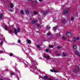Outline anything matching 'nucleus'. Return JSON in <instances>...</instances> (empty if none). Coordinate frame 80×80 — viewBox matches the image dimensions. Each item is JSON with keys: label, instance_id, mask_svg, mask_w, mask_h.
Returning <instances> with one entry per match:
<instances>
[{"label": "nucleus", "instance_id": "obj_1", "mask_svg": "<svg viewBox=\"0 0 80 80\" xmlns=\"http://www.w3.org/2000/svg\"><path fill=\"white\" fill-rule=\"evenodd\" d=\"M66 35L68 37H71L72 35V33L69 31H67L66 32Z\"/></svg>", "mask_w": 80, "mask_h": 80}, {"label": "nucleus", "instance_id": "obj_2", "mask_svg": "<svg viewBox=\"0 0 80 80\" xmlns=\"http://www.w3.org/2000/svg\"><path fill=\"white\" fill-rule=\"evenodd\" d=\"M69 10L68 9H67L63 11V14H66L67 13H69Z\"/></svg>", "mask_w": 80, "mask_h": 80}, {"label": "nucleus", "instance_id": "obj_3", "mask_svg": "<svg viewBox=\"0 0 80 80\" xmlns=\"http://www.w3.org/2000/svg\"><path fill=\"white\" fill-rule=\"evenodd\" d=\"M37 22H38V20H37V19H36L35 20H33L31 22L32 24H35V23H37Z\"/></svg>", "mask_w": 80, "mask_h": 80}, {"label": "nucleus", "instance_id": "obj_4", "mask_svg": "<svg viewBox=\"0 0 80 80\" xmlns=\"http://www.w3.org/2000/svg\"><path fill=\"white\" fill-rule=\"evenodd\" d=\"M43 57L44 58H45L46 59H47V60H48L49 58V56H46L45 55H43Z\"/></svg>", "mask_w": 80, "mask_h": 80}, {"label": "nucleus", "instance_id": "obj_5", "mask_svg": "<svg viewBox=\"0 0 80 80\" xmlns=\"http://www.w3.org/2000/svg\"><path fill=\"white\" fill-rule=\"evenodd\" d=\"M48 11H43L42 12L43 14L44 15H47V14L48 13Z\"/></svg>", "mask_w": 80, "mask_h": 80}, {"label": "nucleus", "instance_id": "obj_6", "mask_svg": "<svg viewBox=\"0 0 80 80\" xmlns=\"http://www.w3.org/2000/svg\"><path fill=\"white\" fill-rule=\"evenodd\" d=\"M72 41L73 42H77V38H75V37H73L72 39Z\"/></svg>", "mask_w": 80, "mask_h": 80}, {"label": "nucleus", "instance_id": "obj_7", "mask_svg": "<svg viewBox=\"0 0 80 80\" xmlns=\"http://www.w3.org/2000/svg\"><path fill=\"white\" fill-rule=\"evenodd\" d=\"M67 22V21L65 19H62V23H66V22Z\"/></svg>", "mask_w": 80, "mask_h": 80}, {"label": "nucleus", "instance_id": "obj_8", "mask_svg": "<svg viewBox=\"0 0 80 80\" xmlns=\"http://www.w3.org/2000/svg\"><path fill=\"white\" fill-rule=\"evenodd\" d=\"M75 53L76 54V55H78V56H80V53H79V52L78 51H75Z\"/></svg>", "mask_w": 80, "mask_h": 80}, {"label": "nucleus", "instance_id": "obj_9", "mask_svg": "<svg viewBox=\"0 0 80 80\" xmlns=\"http://www.w3.org/2000/svg\"><path fill=\"white\" fill-rule=\"evenodd\" d=\"M25 13L26 14H28V13H30V12L29 11V10L28 9H26L25 10Z\"/></svg>", "mask_w": 80, "mask_h": 80}, {"label": "nucleus", "instance_id": "obj_10", "mask_svg": "<svg viewBox=\"0 0 80 80\" xmlns=\"http://www.w3.org/2000/svg\"><path fill=\"white\" fill-rule=\"evenodd\" d=\"M50 26L49 25H48L46 26V29L47 30H50Z\"/></svg>", "mask_w": 80, "mask_h": 80}, {"label": "nucleus", "instance_id": "obj_11", "mask_svg": "<svg viewBox=\"0 0 80 80\" xmlns=\"http://www.w3.org/2000/svg\"><path fill=\"white\" fill-rule=\"evenodd\" d=\"M38 14V12L37 11H35L34 12V14L35 15H37Z\"/></svg>", "mask_w": 80, "mask_h": 80}, {"label": "nucleus", "instance_id": "obj_12", "mask_svg": "<svg viewBox=\"0 0 80 80\" xmlns=\"http://www.w3.org/2000/svg\"><path fill=\"white\" fill-rule=\"evenodd\" d=\"M50 71H51V72H57V71L55 70H54V69H53V70L51 69Z\"/></svg>", "mask_w": 80, "mask_h": 80}, {"label": "nucleus", "instance_id": "obj_13", "mask_svg": "<svg viewBox=\"0 0 80 80\" xmlns=\"http://www.w3.org/2000/svg\"><path fill=\"white\" fill-rule=\"evenodd\" d=\"M44 78H45V80H48V77L47 76H45L44 77Z\"/></svg>", "mask_w": 80, "mask_h": 80}, {"label": "nucleus", "instance_id": "obj_14", "mask_svg": "<svg viewBox=\"0 0 80 80\" xmlns=\"http://www.w3.org/2000/svg\"><path fill=\"white\" fill-rule=\"evenodd\" d=\"M10 7L11 8H13V5L12 3H11L10 5Z\"/></svg>", "mask_w": 80, "mask_h": 80}, {"label": "nucleus", "instance_id": "obj_15", "mask_svg": "<svg viewBox=\"0 0 80 80\" xmlns=\"http://www.w3.org/2000/svg\"><path fill=\"white\" fill-rule=\"evenodd\" d=\"M56 29H57V26H55L53 28V30H56Z\"/></svg>", "mask_w": 80, "mask_h": 80}, {"label": "nucleus", "instance_id": "obj_16", "mask_svg": "<svg viewBox=\"0 0 80 80\" xmlns=\"http://www.w3.org/2000/svg\"><path fill=\"white\" fill-rule=\"evenodd\" d=\"M73 48L75 50L77 48V46L76 45L74 44L73 45Z\"/></svg>", "mask_w": 80, "mask_h": 80}, {"label": "nucleus", "instance_id": "obj_17", "mask_svg": "<svg viewBox=\"0 0 80 80\" xmlns=\"http://www.w3.org/2000/svg\"><path fill=\"white\" fill-rule=\"evenodd\" d=\"M75 68H76V69H77V70H78V71H80V68H79L77 66H76L75 67Z\"/></svg>", "mask_w": 80, "mask_h": 80}, {"label": "nucleus", "instance_id": "obj_18", "mask_svg": "<svg viewBox=\"0 0 80 80\" xmlns=\"http://www.w3.org/2000/svg\"><path fill=\"white\" fill-rule=\"evenodd\" d=\"M3 17V15L2 13H0V19H2V18Z\"/></svg>", "mask_w": 80, "mask_h": 80}, {"label": "nucleus", "instance_id": "obj_19", "mask_svg": "<svg viewBox=\"0 0 80 80\" xmlns=\"http://www.w3.org/2000/svg\"><path fill=\"white\" fill-rule=\"evenodd\" d=\"M28 43L29 44L31 43V41L30 40H28Z\"/></svg>", "mask_w": 80, "mask_h": 80}, {"label": "nucleus", "instance_id": "obj_20", "mask_svg": "<svg viewBox=\"0 0 80 80\" xmlns=\"http://www.w3.org/2000/svg\"><path fill=\"white\" fill-rule=\"evenodd\" d=\"M20 28H17V31L18 32H20Z\"/></svg>", "mask_w": 80, "mask_h": 80}, {"label": "nucleus", "instance_id": "obj_21", "mask_svg": "<svg viewBox=\"0 0 80 80\" xmlns=\"http://www.w3.org/2000/svg\"><path fill=\"white\" fill-rule=\"evenodd\" d=\"M54 47V46L52 45H50L49 46V48H53Z\"/></svg>", "mask_w": 80, "mask_h": 80}, {"label": "nucleus", "instance_id": "obj_22", "mask_svg": "<svg viewBox=\"0 0 80 80\" xmlns=\"http://www.w3.org/2000/svg\"><path fill=\"white\" fill-rule=\"evenodd\" d=\"M14 32L15 34H17V29H14Z\"/></svg>", "mask_w": 80, "mask_h": 80}, {"label": "nucleus", "instance_id": "obj_23", "mask_svg": "<svg viewBox=\"0 0 80 80\" xmlns=\"http://www.w3.org/2000/svg\"><path fill=\"white\" fill-rule=\"evenodd\" d=\"M36 47H37V48H38V49H39V48H40V45H37Z\"/></svg>", "mask_w": 80, "mask_h": 80}, {"label": "nucleus", "instance_id": "obj_24", "mask_svg": "<svg viewBox=\"0 0 80 80\" xmlns=\"http://www.w3.org/2000/svg\"><path fill=\"white\" fill-rule=\"evenodd\" d=\"M20 13L22 14V15H23V11L22 10L21 11Z\"/></svg>", "mask_w": 80, "mask_h": 80}, {"label": "nucleus", "instance_id": "obj_25", "mask_svg": "<svg viewBox=\"0 0 80 80\" xmlns=\"http://www.w3.org/2000/svg\"><path fill=\"white\" fill-rule=\"evenodd\" d=\"M57 49H60V48H61V46H58L57 47Z\"/></svg>", "mask_w": 80, "mask_h": 80}, {"label": "nucleus", "instance_id": "obj_26", "mask_svg": "<svg viewBox=\"0 0 80 80\" xmlns=\"http://www.w3.org/2000/svg\"><path fill=\"white\" fill-rule=\"evenodd\" d=\"M73 72H77L78 71H77V70L76 69H74L73 70Z\"/></svg>", "mask_w": 80, "mask_h": 80}, {"label": "nucleus", "instance_id": "obj_27", "mask_svg": "<svg viewBox=\"0 0 80 80\" xmlns=\"http://www.w3.org/2000/svg\"><path fill=\"white\" fill-rule=\"evenodd\" d=\"M9 33H10V34H11V33H12V31L11 30H10L9 31Z\"/></svg>", "mask_w": 80, "mask_h": 80}, {"label": "nucleus", "instance_id": "obj_28", "mask_svg": "<svg viewBox=\"0 0 80 80\" xmlns=\"http://www.w3.org/2000/svg\"><path fill=\"white\" fill-rule=\"evenodd\" d=\"M8 11H9V12H13V10L12 9H9L8 10Z\"/></svg>", "mask_w": 80, "mask_h": 80}, {"label": "nucleus", "instance_id": "obj_29", "mask_svg": "<svg viewBox=\"0 0 80 80\" xmlns=\"http://www.w3.org/2000/svg\"><path fill=\"white\" fill-rule=\"evenodd\" d=\"M62 55L63 57H65L66 56V55L64 53H62Z\"/></svg>", "mask_w": 80, "mask_h": 80}, {"label": "nucleus", "instance_id": "obj_30", "mask_svg": "<svg viewBox=\"0 0 80 80\" xmlns=\"http://www.w3.org/2000/svg\"><path fill=\"white\" fill-rule=\"evenodd\" d=\"M77 40H80V37H77Z\"/></svg>", "mask_w": 80, "mask_h": 80}, {"label": "nucleus", "instance_id": "obj_31", "mask_svg": "<svg viewBox=\"0 0 80 80\" xmlns=\"http://www.w3.org/2000/svg\"><path fill=\"white\" fill-rule=\"evenodd\" d=\"M37 26L39 28H40L41 27V26L40 25V24H37Z\"/></svg>", "mask_w": 80, "mask_h": 80}, {"label": "nucleus", "instance_id": "obj_32", "mask_svg": "<svg viewBox=\"0 0 80 80\" xmlns=\"http://www.w3.org/2000/svg\"><path fill=\"white\" fill-rule=\"evenodd\" d=\"M62 38L63 39V40H65V38L64 36H62Z\"/></svg>", "mask_w": 80, "mask_h": 80}, {"label": "nucleus", "instance_id": "obj_33", "mask_svg": "<svg viewBox=\"0 0 80 80\" xmlns=\"http://www.w3.org/2000/svg\"><path fill=\"white\" fill-rule=\"evenodd\" d=\"M3 42L2 40L1 42L0 43V44H1V45H2V44H3Z\"/></svg>", "mask_w": 80, "mask_h": 80}, {"label": "nucleus", "instance_id": "obj_34", "mask_svg": "<svg viewBox=\"0 0 80 80\" xmlns=\"http://www.w3.org/2000/svg\"><path fill=\"white\" fill-rule=\"evenodd\" d=\"M47 35H48V36H49V35H50V32H48V33H47Z\"/></svg>", "mask_w": 80, "mask_h": 80}, {"label": "nucleus", "instance_id": "obj_35", "mask_svg": "<svg viewBox=\"0 0 80 80\" xmlns=\"http://www.w3.org/2000/svg\"><path fill=\"white\" fill-rule=\"evenodd\" d=\"M4 28H5V29L6 30H8L7 29V28L5 26L4 27Z\"/></svg>", "mask_w": 80, "mask_h": 80}, {"label": "nucleus", "instance_id": "obj_36", "mask_svg": "<svg viewBox=\"0 0 80 80\" xmlns=\"http://www.w3.org/2000/svg\"><path fill=\"white\" fill-rule=\"evenodd\" d=\"M74 19V18L72 17L71 18V20H73Z\"/></svg>", "mask_w": 80, "mask_h": 80}, {"label": "nucleus", "instance_id": "obj_37", "mask_svg": "<svg viewBox=\"0 0 80 80\" xmlns=\"http://www.w3.org/2000/svg\"><path fill=\"white\" fill-rule=\"evenodd\" d=\"M12 55H13V54H12V53H10V57H12Z\"/></svg>", "mask_w": 80, "mask_h": 80}, {"label": "nucleus", "instance_id": "obj_38", "mask_svg": "<svg viewBox=\"0 0 80 80\" xmlns=\"http://www.w3.org/2000/svg\"><path fill=\"white\" fill-rule=\"evenodd\" d=\"M46 52H48V49H46Z\"/></svg>", "mask_w": 80, "mask_h": 80}, {"label": "nucleus", "instance_id": "obj_39", "mask_svg": "<svg viewBox=\"0 0 80 80\" xmlns=\"http://www.w3.org/2000/svg\"><path fill=\"white\" fill-rule=\"evenodd\" d=\"M11 74H12V75H15V73H14V72H12V73H11Z\"/></svg>", "mask_w": 80, "mask_h": 80}, {"label": "nucleus", "instance_id": "obj_40", "mask_svg": "<svg viewBox=\"0 0 80 80\" xmlns=\"http://www.w3.org/2000/svg\"><path fill=\"white\" fill-rule=\"evenodd\" d=\"M18 43H20V42H21V41H20V40H18Z\"/></svg>", "mask_w": 80, "mask_h": 80}, {"label": "nucleus", "instance_id": "obj_41", "mask_svg": "<svg viewBox=\"0 0 80 80\" xmlns=\"http://www.w3.org/2000/svg\"><path fill=\"white\" fill-rule=\"evenodd\" d=\"M52 80V79H51V78H48V80Z\"/></svg>", "mask_w": 80, "mask_h": 80}, {"label": "nucleus", "instance_id": "obj_42", "mask_svg": "<svg viewBox=\"0 0 80 80\" xmlns=\"http://www.w3.org/2000/svg\"><path fill=\"white\" fill-rule=\"evenodd\" d=\"M68 42H72V40H70V39H69L68 40Z\"/></svg>", "mask_w": 80, "mask_h": 80}, {"label": "nucleus", "instance_id": "obj_43", "mask_svg": "<svg viewBox=\"0 0 80 80\" xmlns=\"http://www.w3.org/2000/svg\"><path fill=\"white\" fill-rule=\"evenodd\" d=\"M57 56H60V54H57Z\"/></svg>", "mask_w": 80, "mask_h": 80}, {"label": "nucleus", "instance_id": "obj_44", "mask_svg": "<svg viewBox=\"0 0 80 80\" xmlns=\"http://www.w3.org/2000/svg\"><path fill=\"white\" fill-rule=\"evenodd\" d=\"M39 2H42V1H43V0H39Z\"/></svg>", "mask_w": 80, "mask_h": 80}, {"label": "nucleus", "instance_id": "obj_45", "mask_svg": "<svg viewBox=\"0 0 80 80\" xmlns=\"http://www.w3.org/2000/svg\"><path fill=\"white\" fill-rule=\"evenodd\" d=\"M0 52H1V53H3V51H0Z\"/></svg>", "mask_w": 80, "mask_h": 80}, {"label": "nucleus", "instance_id": "obj_46", "mask_svg": "<svg viewBox=\"0 0 80 80\" xmlns=\"http://www.w3.org/2000/svg\"><path fill=\"white\" fill-rule=\"evenodd\" d=\"M49 53H51V51H49Z\"/></svg>", "mask_w": 80, "mask_h": 80}, {"label": "nucleus", "instance_id": "obj_47", "mask_svg": "<svg viewBox=\"0 0 80 80\" xmlns=\"http://www.w3.org/2000/svg\"><path fill=\"white\" fill-rule=\"evenodd\" d=\"M0 80H3V79H0Z\"/></svg>", "mask_w": 80, "mask_h": 80}, {"label": "nucleus", "instance_id": "obj_48", "mask_svg": "<svg viewBox=\"0 0 80 80\" xmlns=\"http://www.w3.org/2000/svg\"><path fill=\"white\" fill-rule=\"evenodd\" d=\"M27 0V1H30V0Z\"/></svg>", "mask_w": 80, "mask_h": 80}, {"label": "nucleus", "instance_id": "obj_49", "mask_svg": "<svg viewBox=\"0 0 80 80\" xmlns=\"http://www.w3.org/2000/svg\"><path fill=\"white\" fill-rule=\"evenodd\" d=\"M15 1V2H16V1Z\"/></svg>", "mask_w": 80, "mask_h": 80}]
</instances>
